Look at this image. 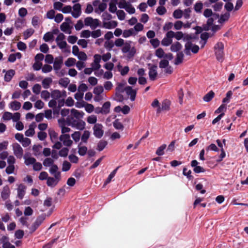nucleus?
<instances>
[{
    "instance_id": "f8f14e48",
    "label": "nucleus",
    "mask_w": 248,
    "mask_h": 248,
    "mask_svg": "<svg viewBox=\"0 0 248 248\" xmlns=\"http://www.w3.org/2000/svg\"><path fill=\"white\" fill-rule=\"evenodd\" d=\"M155 55L159 58H165L169 60H171L173 58L172 55L170 53L165 54L164 50L161 48L157 49L155 51Z\"/></svg>"
},
{
    "instance_id": "338daca9",
    "label": "nucleus",
    "mask_w": 248,
    "mask_h": 248,
    "mask_svg": "<svg viewBox=\"0 0 248 248\" xmlns=\"http://www.w3.org/2000/svg\"><path fill=\"white\" fill-rule=\"evenodd\" d=\"M54 161L50 158H46L43 161V165L46 167H51L53 165Z\"/></svg>"
},
{
    "instance_id": "0e129e2a",
    "label": "nucleus",
    "mask_w": 248,
    "mask_h": 248,
    "mask_svg": "<svg viewBox=\"0 0 248 248\" xmlns=\"http://www.w3.org/2000/svg\"><path fill=\"white\" fill-rule=\"evenodd\" d=\"M76 56H77L80 61H85L87 59V55L83 51H80L78 53V55H76Z\"/></svg>"
},
{
    "instance_id": "49530a36",
    "label": "nucleus",
    "mask_w": 248,
    "mask_h": 248,
    "mask_svg": "<svg viewBox=\"0 0 248 248\" xmlns=\"http://www.w3.org/2000/svg\"><path fill=\"white\" fill-rule=\"evenodd\" d=\"M184 59V54L182 52L177 53L176 58L175 60V64L176 65L179 64L182 62Z\"/></svg>"
},
{
    "instance_id": "e2e57ef3",
    "label": "nucleus",
    "mask_w": 248,
    "mask_h": 248,
    "mask_svg": "<svg viewBox=\"0 0 248 248\" xmlns=\"http://www.w3.org/2000/svg\"><path fill=\"white\" fill-rule=\"evenodd\" d=\"M71 166V164L67 161H64L62 163V170L66 171L69 170Z\"/></svg>"
},
{
    "instance_id": "9d476101",
    "label": "nucleus",
    "mask_w": 248,
    "mask_h": 248,
    "mask_svg": "<svg viewBox=\"0 0 248 248\" xmlns=\"http://www.w3.org/2000/svg\"><path fill=\"white\" fill-rule=\"evenodd\" d=\"M93 5L95 7V12L96 13L100 14L105 10L107 7L106 3L100 2L98 0H95L93 2Z\"/></svg>"
},
{
    "instance_id": "c9c22d12",
    "label": "nucleus",
    "mask_w": 248,
    "mask_h": 248,
    "mask_svg": "<svg viewBox=\"0 0 248 248\" xmlns=\"http://www.w3.org/2000/svg\"><path fill=\"white\" fill-rule=\"evenodd\" d=\"M15 74V71L14 70H9L6 72V74L4 76V80L6 81H10L14 75Z\"/></svg>"
},
{
    "instance_id": "412c9836",
    "label": "nucleus",
    "mask_w": 248,
    "mask_h": 248,
    "mask_svg": "<svg viewBox=\"0 0 248 248\" xmlns=\"http://www.w3.org/2000/svg\"><path fill=\"white\" fill-rule=\"evenodd\" d=\"M125 92L127 95L130 96V100L131 101H133L135 100L137 93V91L136 90H134L131 87L127 86L125 88Z\"/></svg>"
},
{
    "instance_id": "864d4df0",
    "label": "nucleus",
    "mask_w": 248,
    "mask_h": 248,
    "mask_svg": "<svg viewBox=\"0 0 248 248\" xmlns=\"http://www.w3.org/2000/svg\"><path fill=\"white\" fill-rule=\"evenodd\" d=\"M116 13L118 18L120 20H124L125 19L126 14L123 10H119Z\"/></svg>"
},
{
    "instance_id": "6ab92c4d",
    "label": "nucleus",
    "mask_w": 248,
    "mask_h": 248,
    "mask_svg": "<svg viewBox=\"0 0 248 248\" xmlns=\"http://www.w3.org/2000/svg\"><path fill=\"white\" fill-rule=\"evenodd\" d=\"M73 9V11L71 12L72 16L76 18L78 17L81 14L80 4L79 3L75 4L74 5Z\"/></svg>"
},
{
    "instance_id": "cd10ccee",
    "label": "nucleus",
    "mask_w": 248,
    "mask_h": 248,
    "mask_svg": "<svg viewBox=\"0 0 248 248\" xmlns=\"http://www.w3.org/2000/svg\"><path fill=\"white\" fill-rule=\"evenodd\" d=\"M35 127H36L35 124L34 123H31L29 125V129L26 131L25 133V135L27 137L32 136L35 133L34 129H35Z\"/></svg>"
},
{
    "instance_id": "ea45409f",
    "label": "nucleus",
    "mask_w": 248,
    "mask_h": 248,
    "mask_svg": "<svg viewBox=\"0 0 248 248\" xmlns=\"http://www.w3.org/2000/svg\"><path fill=\"white\" fill-rule=\"evenodd\" d=\"M70 83L68 78H62L59 81V84L63 88H66Z\"/></svg>"
},
{
    "instance_id": "603ef678",
    "label": "nucleus",
    "mask_w": 248,
    "mask_h": 248,
    "mask_svg": "<svg viewBox=\"0 0 248 248\" xmlns=\"http://www.w3.org/2000/svg\"><path fill=\"white\" fill-rule=\"evenodd\" d=\"M125 10L129 14H133L136 11L135 8L129 2L127 4Z\"/></svg>"
},
{
    "instance_id": "680f3d73",
    "label": "nucleus",
    "mask_w": 248,
    "mask_h": 248,
    "mask_svg": "<svg viewBox=\"0 0 248 248\" xmlns=\"http://www.w3.org/2000/svg\"><path fill=\"white\" fill-rule=\"evenodd\" d=\"M214 20L212 18H210L208 19L207 25L204 27V29L206 31H208L211 29L212 27L213 26Z\"/></svg>"
},
{
    "instance_id": "774afa93",
    "label": "nucleus",
    "mask_w": 248,
    "mask_h": 248,
    "mask_svg": "<svg viewBox=\"0 0 248 248\" xmlns=\"http://www.w3.org/2000/svg\"><path fill=\"white\" fill-rule=\"evenodd\" d=\"M107 145V142L106 141L101 140L99 142L97 145V150L99 151H102Z\"/></svg>"
},
{
    "instance_id": "20e7f679",
    "label": "nucleus",
    "mask_w": 248,
    "mask_h": 248,
    "mask_svg": "<svg viewBox=\"0 0 248 248\" xmlns=\"http://www.w3.org/2000/svg\"><path fill=\"white\" fill-rule=\"evenodd\" d=\"M185 41L186 42L185 46V52L186 54L189 55L190 51H192L194 53H196L198 52L199 50L198 46L192 44L190 42V40Z\"/></svg>"
},
{
    "instance_id": "69168bd1",
    "label": "nucleus",
    "mask_w": 248,
    "mask_h": 248,
    "mask_svg": "<svg viewBox=\"0 0 248 248\" xmlns=\"http://www.w3.org/2000/svg\"><path fill=\"white\" fill-rule=\"evenodd\" d=\"M183 12V16H184V18L185 19H189L190 17V14L191 13V10L190 8H188L186 9H185Z\"/></svg>"
},
{
    "instance_id": "4d7b16f0",
    "label": "nucleus",
    "mask_w": 248,
    "mask_h": 248,
    "mask_svg": "<svg viewBox=\"0 0 248 248\" xmlns=\"http://www.w3.org/2000/svg\"><path fill=\"white\" fill-rule=\"evenodd\" d=\"M101 17L103 23L104 22L111 20L112 18V16L107 12H105L102 15Z\"/></svg>"
},
{
    "instance_id": "7c9ffc66",
    "label": "nucleus",
    "mask_w": 248,
    "mask_h": 248,
    "mask_svg": "<svg viewBox=\"0 0 248 248\" xmlns=\"http://www.w3.org/2000/svg\"><path fill=\"white\" fill-rule=\"evenodd\" d=\"M48 134L52 142H55L58 140V134L52 129L48 130Z\"/></svg>"
},
{
    "instance_id": "aec40b11",
    "label": "nucleus",
    "mask_w": 248,
    "mask_h": 248,
    "mask_svg": "<svg viewBox=\"0 0 248 248\" xmlns=\"http://www.w3.org/2000/svg\"><path fill=\"white\" fill-rule=\"evenodd\" d=\"M103 27L107 29H112L118 26V22L114 20H108L102 23Z\"/></svg>"
},
{
    "instance_id": "09e8293b",
    "label": "nucleus",
    "mask_w": 248,
    "mask_h": 248,
    "mask_svg": "<svg viewBox=\"0 0 248 248\" xmlns=\"http://www.w3.org/2000/svg\"><path fill=\"white\" fill-rule=\"evenodd\" d=\"M183 15V12L182 10H175L173 13V16L176 19H180L182 18Z\"/></svg>"
},
{
    "instance_id": "6e6d98bb",
    "label": "nucleus",
    "mask_w": 248,
    "mask_h": 248,
    "mask_svg": "<svg viewBox=\"0 0 248 248\" xmlns=\"http://www.w3.org/2000/svg\"><path fill=\"white\" fill-rule=\"evenodd\" d=\"M104 92V88L102 86H97L93 89V93L97 96L100 95Z\"/></svg>"
},
{
    "instance_id": "423d86ee",
    "label": "nucleus",
    "mask_w": 248,
    "mask_h": 248,
    "mask_svg": "<svg viewBox=\"0 0 248 248\" xmlns=\"http://www.w3.org/2000/svg\"><path fill=\"white\" fill-rule=\"evenodd\" d=\"M173 31H169L167 32L165 37L161 41V45L163 46H167L171 44L172 38H173Z\"/></svg>"
},
{
    "instance_id": "dca6fc26",
    "label": "nucleus",
    "mask_w": 248,
    "mask_h": 248,
    "mask_svg": "<svg viewBox=\"0 0 248 248\" xmlns=\"http://www.w3.org/2000/svg\"><path fill=\"white\" fill-rule=\"evenodd\" d=\"M170 101L169 100H165L162 102L161 107H158L157 112L160 113L162 111H168L170 109Z\"/></svg>"
},
{
    "instance_id": "4be33fe9",
    "label": "nucleus",
    "mask_w": 248,
    "mask_h": 248,
    "mask_svg": "<svg viewBox=\"0 0 248 248\" xmlns=\"http://www.w3.org/2000/svg\"><path fill=\"white\" fill-rule=\"evenodd\" d=\"M157 66L153 65L149 69V76L151 80H155L157 76Z\"/></svg>"
},
{
    "instance_id": "e433bc0d",
    "label": "nucleus",
    "mask_w": 248,
    "mask_h": 248,
    "mask_svg": "<svg viewBox=\"0 0 248 248\" xmlns=\"http://www.w3.org/2000/svg\"><path fill=\"white\" fill-rule=\"evenodd\" d=\"M91 133L88 130L84 131L82 135L81 136V142L87 143L89 138L90 137Z\"/></svg>"
},
{
    "instance_id": "c03bdc74",
    "label": "nucleus",
    "mask_w": 248,
    "mask_h": 248,
    "mask_svg": "<svg viewBox=\"0 0 248 248\" xmlns=\"http://www.w3.org/2000/svg\"><path fill=\"white\" fill-rule=\"evenodd\" d=\"M203 8V3L201 2H197L194 5V9L197 13H200Z\"/></svg>"
},
{
    "instance_id": "bf43d9fd",
    "label": "nucleus",
    "mask_w": 248,
    "mask_h": 248,
    "mask_svg": "<svg viewBox=\"0 0 248 248\" xmlns=\"http://www.w3.org/2000/svg\"><path fill=\"white\" fill-rule=\"evenodd\" d=\"M34 31V30L32 29H29L25 31L23 33L24 38L25 39H28L29 37H30L33 34Z\"/></svg>"
},
{
    "instance_id": "a211bd4d",
    "label": "nucleus",
    "mask_w": 248,
    "mask_h": 248,
    "mask_svg": "<svg viewBox=\"0 0 248 248\" xmlns=\"http://www.w3.org/2000/svg\"><path fill=\"white\" fill-rule=\"evenodd\" d=\"M45 219V216L44 215L39 216L37 217L35 221L32 224L31 227V230L32 232L35 231L36 229L41 224V223L43 222V221Z\"/></svg>"
},
{
    "instance_id": "c756f323",
    "label": "nucleus",
    "mask_w": 248,
    "mask_h": 248,
    "mask_svg": "<svg viewBox=\"0 0 248 248\" xmlns=\"http://www.w3.org/2000/svg\"><path fill=\"white\" fill-rule=\"evenodd\" d=\"M62 62L61 59H56L54 62V64H53L54 69L55 70H56V71L59 70L61 67ZM56 72L58 73V75L60 76L63 75L62 74H60V73H58V72Z\"/></svg>"
},
{
    "instance_id": "2f4dec72",
    "label": "nucleus",
    "mask_w": 248,
    "mask_h": 248,
    "mask_svg": "<svg viewBox=\"0 0 248 248\" xmlns=\"http://www.w3.org/2000/svg\"><path fill=\"white\" fill-rule=\"evenodd\" d=\"M182 48V45L179 42H175L173 43L170 47L172 52H177L180 50Z\"/></svg>"
},
{
    "instance_id": "052dcab7",
    "label": "nucleus",
    "mask_w": 248,
    "mask_h": 248,
    "mask_svg": "<svg viewBox=\"0 0 248 248\" xmlns=\"http://www.w3.org/2000/svg\"><path fill=\"white\" fill-rule=\"evenodd\" d=\"M84 108L86 111L89 113L93 112L94 110V106L91 104L86 103Z\"/></svg>"
},
{
    "instance_id": "a19ab883",
    "label": "nucleus",
    "mask_w": 248,
    "mask_h": 248,
    "mask_svg": "<svg viewBox=\"0 0 248 248\" xmlns=\"http://www.w3.org/2000/svg\"><path fill=\"white\" fill-rule=\"evenodd\" d=\"M78 153L79 155L83 156L87 153V148L85 146H81V143L78 145Z\"/></svg>"
},
{
    "instance_id": "bb28decb",
    "label": "nucleus",
    "mask_w": 248,
    "mask_h": 248,
    "mask_svg": "<svg viewBox=\"0 0 248 248\" xmlns=\"http://www.w3.org/2000/svg\"><path fill=\"white\" fill-rule=\"evenodd\" d=\"M10 195V190L8 186L3 187L1 193V197L3 200H6L9 198Z\"/></svg>"
},
{
    "instance_id": "58836bf2",
    "label": "nucleus",
    "mask_w": 248,
    "mask_h": 248,
    "mask_svg": "<svg viewBox=\"0 0 248 248\" xmlns=\"http://www.w3.org/2000/svg\"><path fill=\"white\" fill-rule=\"evenodd\" d=\"M24 158L25 159V164L27 166H29L30 165H33L36 161V159L32 157L24 156Z\"/></svg>"
},
{
    "instance_id": "5fc2aeb1",
    "label": "nucleus",
    "mask_w": 248,
    "mask_h": 248,
    "mask_svg": "<svg viewBox=\"0 0 248 248\" xmlns=\"http://www.w3.org/2000/svg\"><path fill=\"white\" fill-rule=\"evenodd\" d=\"M166 148V144H162L161 146L159 147L156 151V154L158 155H162L164 154V150Z\"/></svg>"
},
{
    "instance_id": "f704fd0d",
    "label": "nucleus",
    "mask_w": 248,
    "mask_h": 248,
    "mask_svg": "<svg viewBox=\"0 0 248 248\" xmlns=\"http://www.w3.org/2000/svg\"><path fill=\"white\" fill-rule=\"evenodd\" d=\"M117 0H111L109 4V11L111 13H114L117 12L116 4Z\"/></svg>"
},
{
    "instance_id": "a18cd8bd",
    "label": "nucleus",
    "mask_w": 248,
    "mask_h": 248,
    "mask_svg": "<svg viewBox=\"0 0 248 248\" xmlns=\"http://www.w3.org/2000/svg\"><path fill=\"white\" fill-rule=\"evenodd\" d=\"M42 146L40 144L34 145L32 147L35 155H39L41 152Z\"/></svg>"
},
{
    "instance_id": "37998d69",
    "label": "nucleus",
    "mask_w": 248,
    "mask_h": 248,
    "mask_svg": "<svg viewBox=\"0 0 248 248\" xmlns=\"http://www.w3.org/2000/svg\"><path fill=\"white\" fill-rule=\"evenodd\" d=\"M214 93L212 91H211L204 96L203 99L205 102H209L214 97Z\"/></svg>"
},
{
    "instance_id": "c85d7f7f",
    "label": "nucleus",
    "mask_w": 248,
    "mask_h": 248,
    "mask_svg": "<svg viewBox=\"0 0 248 248\" xmlns=\"http://www.w3.org/2000/svg\"><path fill=\"white\" fill-rule=\"evenodd\" d=\"M59 32L58 30H55L53 31V32H48L46 33L43 39L45 42H48L53 39V33H57Z\"/></svg>"
},
{
    "instance_id": "79ce46f5",
    "label": "nucleus",
    "mask_w": 248,
    "mask_h": 248,
    "mask_svg": "<svg viewBox=\"0 0 248 248\" xmlns=\"http://www.w3.org/2000/svg\"><path fill=\"white\" fill-rule=\"evenodd\" d=\"M49 172L51 174L53 175L54 176H55L57 173H59V177H61V172L58 171V167L56 165H53L50 167Z\"/></svg>"
},
{
    "instance_id": "4c0bfd02",
    "label": "nucleus",
    "mask_w": 248,
    "mask_h": 248,
    "mask_svg": "<svg viewBox=\"0 0 248 248\" xmlns=\"http://www.w3.org/2000/svg\"><path fill=\"white\" fill-rule=\"evenodd\" d=\"M52 82V79L50 78H44L42 82V85L45 89H48Z\"/></svg>"
},
{
    "instance_id": "f3484780",
    "label": "nucleus",
    "mask_w": 248,
    "mask_h": 248,
    "mask_svg": "<svg viewBox=\"0 0 248 248\" xmlns=\"http://www.w3.org/2000/svg\"><path fill=\"white\" fill-rule=\"evenodd\" d=\"M3 248H15V246L9 242L8 237L3 235L0 239Z\"/></svg>"
},
{
    "instance_id": "8fccbe9b",
    "label": "nucleus",
    "mask_w": 248,
    "mask_h": 248,
    "mask_svg": "<svg viewBox=\"0 0 248 248\" xmlns=\"http://www.w3.org/2000/svg\"><path fill=\"white\" fill-rule=\"evenodd\" d=\"M76 60L73 58H68L64 62L65 65L67 67H71L76 64Z\"/></svg>"
},
{
    "instance_id": "f03ea898",
    "label": "nucleus",
    "mask_w": 248,
    "mask_h": 248,
    "mask_svg": "<svg viewBox=\"0 0 248 248\" xmlns=\"http://www.w3.org/2000/svg\"><path fill=\"white\" fill-rule=\"evenodd\" d=\"M65 35L62 33H60L56 39V42L58 46L62 49L64 52H69V48L67 47V45L65 39Z\"/></svg>"
},
{
    "instance_id": "13d9d810",
    "label": "nucleus",
    "mask_w": 248,
    "mask_h": 248,
    "mask_svg": "<svg viewBox=\"0 0 248 248\" xmlns=\"http://www.w3.org/2000/svg\"><path fill=\"white\" fill-rule=\"evenodd\" d=\"M125 42L122 38H117L114 42V45L117 47L124 46L125 45Z\"/></svg>"
},
{
    "instance_id": "9b49d317",
    "label": "nucleus",
    "mask_w": 248,
    "mask_h": 248,
    "mask_svg": "<svg viewBox=\"0 0 248 248\" xmlns=\"http://www.w3.org/2000/svg\"><path fill=\"white\" fill-rule=\"evenodd\" d=\"M59 139L65 146L70 147L73 143V141L71 140L70 136L69 134H62L60 136Z\"/></svg>"
},
{
    "instance_id": "4468645a",
    "label": "nucleus",
    "mask_w": 248,
    "mask_h": 248,
    "mask_svg": "<svg viewBox=\"0 0 248 248\" xmlns=\"http://www.w3.org/2000/svg\"><path fill=\"white\" fill-rule=\"evenodd\" d=\"M61 179V177H59V173H57L54 176V178L53 177H48L47 179V185L48 186L54 187L56 186L58 182L60 181Z\"/></svg>"
},
{
    "instance_id": "b1692460",
    "label": "nucleus",
    "mask_w": 248,
    "mask_h": 248,
    "mask_svg": "<svg viewBox=\"0 0 248 248\" xmlns=\"http://www.w3.org/2000/svg\"><path fill=\"white\" fill-rule=\"evenodd\" d=\"M26 187L23 184L18 185L17 190V197L20 199H22L25 194Z\"/></svg>"
},
{
    "instance_id": "0eeeda50",
    "label": "nucleus",
    "mask_w": 248,
    "mask_h": 248,
    "mask_svg": "<svg viewBox=\"0 0 248 248\" xmlns=\"http://www.w3.org/2000/svg\"><path fill=\"white\" fill-rule=\"evenodd\" d=\"M103 125L99 123L95 124L93 126V129L94 136L97 138H101L104 134Z\"/></svg>"
},
{
    "instance_id": "7ed1b4c3",
    "label": "nucleus",
    "mask_w": 248,
    "mask_h": 248,
    "mask_svg": "<svg viewBox=\"0 0 248 248\" xmlns=\"http://www.w3.org/2000/svg\"><path fill=\"white\" fill-rule=\"evenodd\" d=\"M215 55L217 59L220 62H222L224 56V45L221 42H218L216 44L214 47Z\"/></svg>"
},
{
    "instance_id": "5701e85b",
    "label": "nucleus",
    "mask_w": 248,
    "mask_h": 248,
    "mask_svg": "<svg viewBox=\"0 0 248 248\" xmlns=\"http://www.w3.org/2000/svg\"><path fill=\"white\" fill-rule=\"evenodd\" d=\"M124 85L125 84L124 83H118L117 86L116 88V95L119 97V100L122 98V96L120 95V93L125 91V87Z\"/></svg>"
},
{
    "instance_id": "2eb2a0df",
    "label": "nucleus",
    "mask_w": 248,
    "mask_h": 248,
    "mask_svg": "<svg viewBox=\"0 0 248 248\" xmlns=\"http://www.w3.org/2000/svg\"><path fill=\"white\" fill-rule=\"evenodd\" d=\"M66 95V92L64 90L61 91L58 90H55L51 93L52 97L56 100L61 98H65Z\"/></svg>"
},
{
    "instance_id": "393cba45",
    "label": "nucleus",
    "mask_w": 248,
    "mask_h": 248,
    "mask_svg": "<svg viewBox=\"0 0 248 248\" xmlns=\"http://www.w3.org/2000/svg\"><path fill=\"white\" fill-rule=\"evenodd\" d=\"M71 114L73 117L77 119L82 118L84 115V113L83 111H79L75 108L71 109Z\"/></svg>"
},
{
    "instance_id": "de8ad7c7",
    "label": "nucleus",
    "mask_w": 248,
    "mask_h": 248,
    "mask_svg": "<svg viewBox=\"0 0 248 248\" xmlns=\"http://www.w3.org/2000/svg\"><path fill=\"white\" fill-rule=\"evenodd\" d=\"M71 137L75 142H78L79 141L81 138V134L79 131H75L72 135Z\"/></svg>"
},
{
    "instance_id": "6e6552de",
    "label": "nucleus",
    "mask_w": 248,
    "mask_h": 248,
    "mask_svg": "<svg viewBox=\"0 0 248 248\" xmlns=\"http://www.w3.org/2000/svg\"><path fill=\"white\" fill-rule=\"evenodd\" d=\"M69 125L73 127H76L77 129L79 130H83L86 126V123L82 120L73 121L71 122L69 118H68Z\"/></svg>"
},
{
    "instance_id": "ddd939ff",
    "label": "nucleus",
    "mask_w": 248,
    "mask_h": 248,
    "mask_svg": "<svg viewBox=\"0 0 248 248\" xmlns=\"http://www.w3.org/2000/svg\"><path fill=\"white\" fill-rule=\"evenodd\" d=\"M173 37H175V39L177 40H180L181 39H183V40L185 41L191 40L192 39V36L191 35L184 34L182 31H177L176 32L173 31Z\"/></svg>"
},
{
    "instance_id": "1a4fd4ad",
    "label": "nucleus",
    "mask_w": 248,
    "mask_h": 248,
    "mask_svg": "<svg viewBox=\"0 0 248 248\" xmlns=\"http://www.w3.org/2000/svg\"><path fill=\"white\" fill-rule=\"evenodd\" d=\"M12 147L15 156L17 158H21L23 155V150L20 145L17 143H15L13 144Z\"/></svg>"
},
{
    "instance_id": "39448f33",
    "label": "nucleus",
    "mask_w": 248,
    "mask_h": 248,
    "mask_svg": "<svg viewBox=\"0 0 248 248\" xmlns=\"http://www.w3.org/2000/svg\"><path fill=\"white\" fill-rule=\"evenodd\" d=\"M84 23L86 26H90L93 30L99 25V20L97 19H93L91 17H88L85 18Z\"/></svg>"
},
{
    "instance_id": "3c124183",
    "label": "nucleus",
    "mask_w": 248,
    "mask_h": 248,
    "mask_svg": "<svg viewBox=\"0 0 248 248\" xmlns=\"http://www.w3.org/2000/svg\"><path fill=\"white\" fill-rule=\"evenodd\" d=\"M97 117L94 115H91L87 118V122L90 124H95L97 122Z\"/></svg>"
},
{
    "instance_id": "473e14b6",
    "label": "nucleus",
    "mask_w": 248,
    "mask_h": 248,
    "mask_svg": "<svg viewBox=\"0 0 248 248\" xmlns=\"http://www.w3.org/2000/svg\"><path fill=\"white\" fill-rule=\"evenodd\" d=\"M60 29L61 31L66 33L70 34L71 33L70 25L67 22H63L61 25Z\"/></svg>"
},
{
    "instance_id": "a878e982",
    "label": "nucleus",
    "mask_w": 248,
    "mask_h": 248,
    "mask_svg": "<svg viewBox=\"0 0 248 248\" xmlns=\"http://www.w3.org/2000/svg\"><path fill=\"white\" fill-rule=\"evenodd\" d=\"M110 107V103L109 102H105L101 108H100V110L98 111H96V113H101L103 114H108L109 112Z\"/></svg>"
},
{
    "instance_id": "f257e3e1",
    "label": "nucleus",
    "mask_w": 248,
    "mask_h": 248,
    "mask_svg": "<svg viewBox=\"0 0 248 248\" xmlns=\"http://www.w3.org/2000/svg\"><path fill=\"white\" fill-rule=\"evenodd\" d=\"M123 53L126 54L127 58L130 59L134 56L136 53V49L135 46H132V42L130 41H125L124 46L122 48Z\"/></svg>"
},
{
    "instance_id": "72a5a7b5",
    "label": "nucleus",
    "mask_w": 248,
    "mask_h": 248,
    "mask_svg": "<svg viewBox=\"0 0 248 248\" xmlns=\"http://www.w3.org/2000/svg\"><path fill=\"white\" fill-rule=\"evenodd\" d=\"M9 108L13 110H17L21 108V105L19 102L14 101L11 102L9 105Z\"/></svg>"
}]
</instances>
